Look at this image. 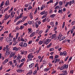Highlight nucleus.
Masks as SVG:
<instances>
[{
	"label": "nucleus",
	"mask_w": 75,
	"mask_h": 75,
	"mask_svg": "<svg viewBox=\"0 0 75 75\" xmlns=\"http://www.w3.org/2000/svg\"><path fill=\"white\" fill-rule=\"evenodd\" d=\"M41 21H36L35 24H33V27H36V28H38L39 26V25H38L41 24Z\"/></svg>",
	"instance_id": "f257e3e1"
},
{
	"label": "nucleus",
	"mask_w": 75,
	"mask_h": 75,
	"mask_svg": "<svg viewBox=\"0 0 75 75\" xmlns=\"http://www.w3.org/2000/svg\"><path fill=\"white\" fill-rule=\"evenodd\" d=\"M25 35V33H23V34L22 35H21V41H23L24 42H27V39L25 37L24 38H23V36Z\"/></svg>",
	"instance_id": "f03ea898"
},
{
	"label": "nucleus",
	"mask_w": 75,
	"mask_h": 75,
	"mask_svg": "<svg viewBox=\"0 0 75 75\" xmlns=\"http://www.w3.org/2000/svg\"><path fill=\"white\" fill-rule=\"evenodd\" d=\"M6 41L9 43V45H12V42H13V40L11 39H10L9 38H7L6 39Z\"/></svg>",
	"instance_id": "7ed1b4c3"
},
{
	"label": "nucleus",
	"mask_w": 75,
	"mask_h": 75,
	"mask_svg": "<svg viewBox=\"0 0 75 75\" xmlns=\"http://www.w3.org/2000/svg\"><path fill=\"white\" fill-rule=\"evenodd\" d=\"M51 41V39H46L43 42L44 44H45V45H48L50 42Z\"/></svg>",
	"instance_id": "20e7f679"
},
{
	"label": "nucleus",
	"mask_w": 75,
	"mask_h": 75,
	"mask_svg": "<svg viewBox=\"0 0 75 75\" xmlns=\"http://www.w3.org/2000/svg\"><path fill=\"white\" fill-rule=\"evenodd\" d=\"M15 55H16V53L15 52H11L9 55V58H11L13 57Z\"/></svg>",
	"instance_id": "39448f33"
},
{
	"label": "nucleus",
	"mask_w": 75,
	"mask_h": 75,
	"mask_svg": "<svg viewBox=\"0 0 75 75\" xmlns=\"http://www.w3.org/2000/svg\"><path fill=\"white\" fill-rule=\"evenodd\" d=\"M69 5V6H71V5H72V4L71 3V1H70L69 2H67L66 4H65L64 5V6L66 7H68V5Z\"/></svg>",
	"instance_id": "423d86ee"
},
{
	"label": "nucleus",
	"mask_w": 75,
	"mask_h": 75,
	"mask_svg": "<svg viewBox=\"0 0 75 75\" xmlns=\"http://www.w3.org/2000/svg\"><path fill=\"white\" fill-rule=\"evenodd\" d=\"M55 25L54 26V30L56 31L57 29V26L58 25V22L57 21H56L55 23Z\"/></svg>",
	"instance_id": "0eeeda50"
},
{
	"label": "nucleus",
	"mask_w": 75,
	"mask_h": 75,
	"mask_svg": "<svg viewBox=\"0 0 75 75\" xmlns=\"http://www.w3.org/2000/svg\"><path fill=\"white\" fill-rule=\"evenodd\" d=\"M9 61V58H7L5 59L3 62L2 64L4 65L6 64L7 62H8Z\"/></svg>",
	"instance_id": "6e6552de"
},
{
	"label": "nucleus",
	"mask_w": 75,
	"mask_h": 75,
	"mask_svg": "<svg viewBox=\"0 0 75 75\" xmlns=\"http://www.w3.org/2000/svg\"><path fill=\"white\" fill-rule=\"evenodd\" d=\"M57 62H59V61H60V59H55L54 60L52 61V63H57Z\"/></svg>",
	"instance_id": "1a4fd4ad"
},
{
	"label": "nucleus",
	"mask_w": 75,
	"mask_h": 75,
	"mask_svg": "<svg viewBox=\"0 0 75 75\" xmlns=\"http://www.w3.org/2000/svg\"><path fill=\"white\" fill-rule=\"evenodd\" d=\"M10 16V15H6L4 16V20H6L7 19H8V18Z\"/></svg>",
	"instance_id": "9d476101"
},
{
	"label": "nucleus",
	"mask_w": 75,
	"mask_h": 75,
	"mask_svg": "<svg viewBox=\"0 0 75 75\" xmlns=\"http://www.w3.org/2000/svg\"><path fill=\"white\" fill-rule=\"evenodd\" d=\"M28 34H31L32 33V28H28Z\"/></svg>",
	"instance_id": "9b49d317"
},
{
	"label": "nucleus",
	"mask_w": 75,
	"mask_h": 75,
	"mask_svg": "<svg viewBox=\"0 0 75 75\" xmlns=\"http://www.w3.org/2000/svg\"><path fill=\"white\" fill-rule=\"evenodd\" d=\"M33 53H30L28 55V58H33L34 57V56L33 55Z\"/></svg>",
	"instance_id": "f8f14e48"
},
{
	"label": "nucleus",
	"mask_w": 75,
	"mask_h": 75,
	"mask_svg": "<svg viewBox=\"0 0 75 75\" xmlns=\"http://www.w3.org/2000/svg\"><path fill=\"white\" fill-rule=\"evenodd\" d=\"M23 71H24V70H22V69H18L17 70V72L18 73H21L23 72Z\"/></svg>",
	"instance_id": "ddd939ff"
},
{
	"label": "nucleus",
	"mask_w": 75,
	"mask_h": 75,
	"mask_svg": "<svg viewBox=\"0 0 75 75\" xmlns=\"http://www.w3.org/2000/svg\"><path fill=\"white\" fill-rule=\"evenodd\" d=\"M62 73L61 74L62 75H67V71L66 70H63L62 71Z\"/></svg>",
	"instance_id": "4468645a"
},
{
	"label": "nucleus",
	"mask_w": 75,
	"mask_h": 75,
	"mask_svg": "<svg viewBox=\"0 0 75 75\" xmlns=\"http://www.w3.org/2000/svg\"><path fill=\"white\" fill-rule=\"evenodd\" d=\"M22 58V56H20L19 54H18L17 55V57L16 58V59H21Z\"/></svg>",
	"instance_id": "2eb2a0df"
},
{
	"label": "nucleus",
	"mask_w": 75,
	"mask_h": 75,
	"mask_svg": "<svg viewBox=\"0 0 75 75\" xmlns=\"http://www.w3.org/2000/svg\"><path fill=\"white\" fill-rule=\"evenodd\" d=\"M62 8V6H61L60 7L59 5H58L54 8V9H57V10H60V8Z\"/></svg>",
	"instance_id": "dca6fc26"
},
{
	"label": "nucleus",
	"mask_w": 75,
	"mask_h": 75,
	"mask_svg": "<svg viewBox=\"0 0 75 75\" xmlns=\"http://www.w3.org/2000/svg\"><path fill=\"white\" fill-rule=\"evenodd\" d=\"M9 2L10 1L8 0L6 1L5 4V6H8V5H10Z\"/></svg>",
	"instance_id": "f3484780"
},
{
	"label": "nucleus",
	"mask_w": 75,
	"mask_h": 75,
	"mask_svg": "<svg viewBox=\"0 0 75 75\" xmlns=\"http://www.w3.org/2000/svg\"><path fill=\"white\" fill-rule=\"evenodd\" d=\"M13 51L15 50V51H18V48H17V47H14L13 48Z\"/></svg>",
	"instance_id": "a211bd4d"
},
{
	"label": "nucleus",
	"mask_w": 75,
	"mask_h": 75,
	"mask_svg": "<svg viewBox=\"0 0 75 75\" xmlns=\"http://www.w3.org/2000/svg\"><path fill=\"white\" fill-rule=\"evenodd\" d=\"M29 16L30 19H33V13L32 12L30 13Z\"/></svg>",
	"instance_id": "6ab92c4d"
},
{
	"label": "nucleus",
	"mask_w": 75,
	"mask_h": 75,
	"mask_svg": "<svg viewBox=\"0 0 75 75\" xmlns=\"http://www.w3.org/2000/svg\"><path fill=\"white\" fill-rule=\"evenodd\" d=\"M10 52H9V50H6L5 55L7 56V55H8L10 54Z\"/></svg>",
	"instance_id": "aec40b11"
},
{
	"label": "nucleus",
	"mask_w": 75,
	"mask_h": 75,
	"mask_svg": "<svg viewBox=\"0 0 75 75\" xmlns=\"http://www.w3.org/2000/svg\"><path fill=\"white\" fill-rule=\"evenodd\" d=\"M52 43L50 42L49 45H48L47 46V48H50V47H51V46H52Z\"/></svg>",
	"instance_id": "412c9836"
},
{
	"label": "nucleus",
	"mask_w": 75,
	"mask_h": 75,
	"mask_svg": "<svg viewBox=\"0 0 75 75\" xmlns=\"http://www.w3.org/2000/svg\"><path fill=\"white\" fill-rule=\"evenodd\" d=\"M63 68H64V69H67V68H68V65H67L66 64H64L63 66Z\"/></svg>",
	"instance_id": "4be33fe9"
},
{
	"label": "nucleus",
	"mask_w": 75,
	"mask_h": 75,
	"mask_svg": "<svg viewBox=\"0 0 75 75\" xmlns=\"http://www.w3.org/2000/svg\"><path fill=\"white\" fill-rule=\"evenodd\" d=\"M58 13H59L60 14H62L63 13V12H62V9L59 10Z\"/></svg>",
	"instance_id": "5701e85b"
},
{
	"label": "nucleus",
	"mask_w": 75,
	"mask_h": 75,
	"mask_svg": "<svg viewBox=\"0 0 75 75\" xmlns=\"http://www.w3.org/2000/svg\"><path fill=\"white\" fill-rule=\"evenodd\" d=\"M50 25H51L52 27H54V22H51L50 23Z\"/></svg>",
	"instance_id": "b1692460"
},
{
	"label": "nucleus",
	"mask_w": 75,
	"mask_h": 75,
	"mask_svg": "<svg viewBox=\"0 0 75 75\" xmlns=\"http://www.w3.org/2000/svg\"><path fill=\"white\" fill-rule=\"evenodd\" d=\"M62 37V34L61 33H60L59 34V36H58L57 39V40H59V39L61 38Z\"/></svg>",
	"instance_id": "393cba45"
},
{
	"label": "nucleus",
	"mask_w": 75,
	"mask_h": 75,
	"mask_svg": "<svg viewBox=\"0 0 75 75\" xmlns=\"http://www.w3.org/2000/svg\"><path fill=\"white\" fill-rule=\"evenodd\" d=\"M23 20L19 21L17 22L16 23V25H18L21 23H23Z\"/></svg>",
	"instance_id": "a878e982"
},
{
	"label": "nucleus",
	"mask_w": 75,
	"mask_h": 75,
	"mask_svg": "<svg viewBox=\"0 0 75 75\" xmlns=\"http://www.w3.org/2000/svg\"><path fill=\"white\" fill-rule=\"evenodd\" d=\"M28 74V75H32L33 74V71L32 70H29Z\"/></svg>",
	"instance_id": "bb28decb"
},
{
	"label": "nucleus",
	"mask_w": 75,
	"mask_h": 75,
	"mask_svg": "<svg viewBox=\"0 0 75 75\" xmlns=\"http://www.w3.org/2000/svg\"><path fill=\"white\" fill-rule=\"evenodd\" d=\"M34 23V22L33 21H28V23L29 24H33Z\"/></svg>",
	"instance_id": "cd10ccee"
},
{
	"label": "nucleus",
	"mask_w": 75,
	"mask_h": 75,
	"mask_svg": "<svg viewBox=\"0 0 75 75\" xmlns=\"http://www.w3.org/2000/svg\"><path fill=\"white\" fill-rule=\"evenodd\" d=\"M53 3V0H51L48 2L47 3V4H51V3Z\"/></svg>",
	"instance_id": "c85d7f7f"
},
{
	"label": "nucleus",
	"mask_w": 75,
	"mask_h": 75,
	"mask_svg": "<svg viewBox=\"0 0 75 75\" xmlns=\"http://www.w3.org/2000/svg\"><path fill=\"white\" fill-rule=\"evenodd\" d=\"M23 41H22L21 42H20L19 44V46L21 47H23Z\"/></svg>",
	"instance_id": "c756f323"
},
{
	"label": "nucleus",
	"mask_w": 75,
	"mask_h": 75,
	"mask_svg": "<svg viewBox=\"0 0 75 75\" xmlns=\"http://www.w3.org/2000/svg\"><path fill=\"white\" fill-rule=\"evenodd\" d=\"M55 16H56V15L55 14H52L50 16V17L51 18H54V17H55Z\"/></svg>",
	"instance_id": "7c9ffc66"
},
{
	"label": "nucleus",
	"mask_w": 75,
	"mask_h": 75,
	"mask_svg": "<svg viewBox=\"0 0 75 75\" xmlns=\"http://www.w3.org/2000/svg\"><path fill=\"white\" fill-rule=\"evenodd\" d=\"M6 51H9V50H10V48H9V45H7L6 46Z\"/></svg>",
	"instance_id": "2f4dec72"
},
{
	"label": "nucleus",
	"mask_w": 75,
	"mask_h": 75,
	"mask_svg": "<svg viewBox=\"0 0 75 75\" xmlns=\"http://www.w3.org/2000/svg\"><path fill=\"white\" fill-rule=\"evenodd\" d=\"M50 69V68H45L44 69V71L45 72H47V71H48Z\"/></svg>",
	"instance_id": "473e14b6"
},
{
	"label": "nucleus",
	"mask_w": 75,
	"mask_h": 75,
	"mask_svg": "<svg viewBox=\"0 0 75 75\" xmlns=\"http://www.w3.org/2000/svg\"><path fill=\"white\" fill-rule=\"evenodd\" d=\"M34 51H35V48L34 47H33L29 50V52H34Z\"/></svg>",
	"instance_id": "72a5a7b5"
},
{
	"label": "nucleus",
	"mask_w": 75,
	"mask_h": 75,
	"mask_svg": "<svg viewBox=\"0 0 75 75\" xmlns=\"http://www.w3.org/2000/svg\"><path fill=\"white\" fill-rule=\"evenodd\" d=\"M4 1H3L0 4V7H3V6H4Z\"/></svg>",
	"instance_id": "f704fd0d"
},
{
	"label": "nucleus",
	"mask_w": 75,
	"mask_h": 75,
	"mask_svg": "<svg viewBox=\"0 0 75 75\" xmlns=\"http://www.w3.org/2000/svg\"><path fill=\"white\" fill-rule=\"evenodd\" d=\"M56 37V34H54V35H52V38H51L52 40L54 39V38Z\"/></svg>",
	"instance_id": "c9c22d12"
},
{
	"label": "nucleus",
	"mask_w": 75,
	"mask_h": 75,
	"mask_svg": "<svg viewBox=\"0 0 75 75\" xmlns=\"http://www.w3.org/2000/svg\"><path fill=\"white\" fill-rule=\"evenodd\" d=\"M23 13H21L20 14V15L18 16V17L19 18H21V17L22 16H23Z\"/></svg>",
	"instance_id": "e433bc0d"
},
{
	"label": "nucleus",
	"mask_w": 75,
	"mask_h": 75,
	"mask_svg": "<svg viewBox=\"0 0 75 75\" xmlns=\"http://www.w3.org/2000/svg\"><path fill=\"white\" fill-rule=\"evenodd\" d=\"M8 8H9V7L8 6V7H7V8H6L4 10V13H5V12H6V11H7V10H8Z\"/></svg>",
	"instance_id": "4c0bfd02"
},
{
	"label": "nucleus",
	"mask_w": 75,
	"mask_h": 75,
	"mask_svg": "<svg viewBox=\"0 0 75 75\" xmlns=\"http://www.w3.org/2000/svg\"><path fill=\"white\" fill-rule=\"evenodd\" d=\"M15 14H16V12H14L13 14H11V18H13V17H14V15H15Z\"/></svg>",
	"instance_id": "58836bf2"
},
{
	"label": "nucleus",
	"mask_w": 75,
	"mask_h": 75,
	"mask_svg": "<svg viewBox=\"0 0 75 75\" xmlns=\"http://www.w3.org/2000/svg\"><path fill=\"white\" fill-rule=\"evenodd\" d=\"M34 65V63H33L29 65V68H32Z\"/></svg>",
	"instance_id": "ea45409f"
},
{
	"label": "nucleus",
	"mask_w": 75,
	"mask_h": 75,
	"mask_svg": "<svg viewBox=\"0 0 75 75\" xmlns=\"http://www.w3.org/2000/svg\"><path fill=\"white\" fill-rule=\"evenodd\" d=\"M19 18H19L18 16L16 18L14 21V23H16V21H17V20H18V19H19Z\"/></svg>",
	"instance_id": "a19ab883"
},
{
	"label": "nucleus",
	"mask_w": 75,
	"mask_h": 75,
	"mask_svg": "<svg viewBox=\"0 0 75 75\" xmlns=\"http://www.w3.org/2000/svg\"><path fill=\"white\" fill-rule=\"evenodd\" d=\"M35 35V33L33 32L30 35V37H33Z\"/></svg>",
	"instance_id": "79ce46f5"
},
{
	"label": "nucleus",
	"mask_w": 75,
	"mask_h": 75,
	"mask_svg": "<svg viewBox=\"0 0 75 75\" xmlns=\"http://www.w3.org/2000/svg\"><path fill=\"white\" fill-rule=\"evenodd\" d=\"M59 6H62L63 5V3L61 1H59Z\"/></svg>",
	"instance_id": "37998d69"
},
{
	"label": "nucleus",
	"mask_w": 75,
	"mask_h": 75,
	"mask_svg": "<svg viewBox=\"0 0 75 75\" xmlns=\"http://www.w3.org/2000/svg\"><path fill=\"white\" fill-rule=\"evenodd\" d=\"M45 11H44L42 12H41L40 13L41 15H44V14H45Z\"/></svg>",
	"instance_id": "c03bdc74"
},
{
	"label": "nucleus",
	"mask_w": 75,
	"mask_h": 75,
	"mask_svg": "<svg viewBox=\"0 0 75 75\" xmlns=\"http://www.w3.org/2000/svg\"><path fill=\"white\" fill-rule=\"evenodd\" d=\"M20 52H21V55H24V50H20Z\"/></svg>",
	"instance_id": "a18cd8bd"
},
{
	"label": "nucleus",
	"mask_w": 75,
	"mask_h": 75,
	"mask_svg": "<svg viewBox=\"0 0 75 75\" xmlns=\"http://www.w3.org/2000/svg\"><path fill=\"white\" fill-rule=\"evenodd\" d=\"M9 37L11 38H13V35H11V33H10L9 35Z\"/></svg>",
	"instance_id": "49530a36"
},
{
	"label": "nucleus",
	"mask_w": 75,
	"mask_h": 75,
	"mask_svg": "<svg viewBox=\"0 0 75 75\" xmlns=\"http://www.w3.org/2000/svg\"><path fill=\"white\" fill-rule=\"evenodd\" d=\"M27 46V43H24L23 45V47H26Z\"/></svg>",
	"instance_id": "de8ad7c7"
},
{
	"label": "nucleus",
	"mask_w": 75,
	"mask_h": 75,
	"mask_svg": "<svg viewBox=\"0 0 75 75\" xmlns=\"http://www.w3.org/2000/svg\"><path fill=\"white\" fill-rule=\"evenodd\" d=\"M59 3V1H57V2H56L55 4L54 5V7H55L56 6H57L58 4Z\"/></svg>",
	"instance_id": "09e8293b"
},
{
	"label": "nucleus",
	"mask_w": 75,
	"mask_h": 75,
	"mask_svg": "<svg viewBox=\"0 0 75 75\" xmlns=\"http://www.w3.org/2000/svg\"><path fill=\"white\" fill-rule=\"evenodd\" d=\"M25 58H24L22 59L21 60V62H25Z\"/></svg>",
	"instance_id": "8fccbe9b"
},
{
	"label": "nucleus",
	"mask_w": 75,
	"mask_h": 75,
	"mask_svg": "<svg viewBox=\"0 0 75 75\" xmlns=\"http://www.w3.org/2000/svg\"><path fill=\"white\" fill-rule=\"evenodd\" d=\"M42 43H43V41L41 40H40L38 42V44H39L40 45H41V44H42Z\"/></svg>",
	"instance_id": "3c124183"
},
{
	"label": "nucleus",
	"mask_w": 75,
	"mask_h": 75,
	"mask_svg": "<svg viewBox=\"0 0 75 75\" xmlns=\"http://www.w3.org/2000/svg\"><path fill=\"white\" fill-rule=\"evenodd\" d=\"M33 8V7L31 6H29L28 7V10H31V9H32Z\"/></svg>",
	"instance_id": "603ef678"
},
{
	"label": "nucleus",
	"mask_w": 75,
	"mask_h": 75,
	"mask_svg": "<svg viewBox=\"0 0 75 75\" xmlns=\"http://www.w3.org/2000/svg\"><path fill=\"white\" fill-rule=\"evenodd\" d=\"M24 62H23L20 64V65L19 66V67L20 68H21V67H22V66L24 64Z\"/></svg>",
	"instance_id": "864d4df0"
},
{
	"label": "nucleus",
	"mask_w": 75,
	"mask_h": 75,
	"mask_svg": "<svg viewBox=\"0 0 75 75\" xmlns=\"http://www.w3.org/2000/svg\"><path fill=\"white\" fill-rule=\"evenodd\" d=\"M26 19H27V16H25L23 18L22 20H21L23 21V22H24V21Z\"/></svg>",
	"instance_id": "5fc2aeb1"
},
{
	"label": "nucleus",
	"mask_w": 75,
	"mask_h": 75,
	"mask_svg": "<svg viewBox=\"0 0 75 75\" xmlns=\"http://www.w3.org/2000/svg\"><path fill=\"white\" fill-rule=\"evenodd\" d=\"M37 70H35L33 73V75H35L37 74Z\"/></svg>",
	"instance_id": "6e6d98bb"
},
{
	"label": "nucleus",
	"mask_w": 75,
	"mask_h": 75,
	"mask_svg": "<svg viewBox=\"0 0 75 75\" xmlns=\"http://www.w3.org/2000/svg\"><path fill=\"white\" fill-rule=\"evenodd\" d=\"M18 43V42L17 41L15 42L13 44V45H16Z\"/></svg>",
	"instance_id": "4d7b16f0"
},
{
	"label": "nucleus",
	"mask_w": 75,
	"mask_h": 75,
	"mask_svg": "<svg viewBox=\"0 0 75 75\" xmlns=\"http://www.w3.org/2000/svg\"><path fill=\"white\" fill-rule=\"evenodd\" d=\"M53 13V12H52V10L51 9L50 10L49 12V13L50 14H52Z\"/></svg>",
	"instance_id": "13d9d810"
},
{
	"label": "nucleus",
	"mask_w": 75,
	"mask_h": 75,
	"mask_svg": "<svg viewBox=\"0 0 75 75\" xmlns=\"http://www.w3.org/2000/svg\"><path fill=\"white\" fill-rule=\"evenodd\" d=\"M65 22H64L63 24H62V28H64V27H65Z\"/></svg>",
	"instance_id": "bf43d9fd"
},
{
	"label": "nucleus",
	"mask_w": 75,
	"mask_h": 75,
	"mask_svg": "<svg viewBox=\"0 0 75 75\" xmlns=\"http://www.w3.org/2000/svg\"><path fill=\"white\" fill-rule=\"evenodd\" d=\"M42 62L44 64H46L47 62V61L45 60H44Z\"/></svg>",
	"instance_id": "052dcab7"
},
{
	"label": "nucleus",
	"mask_w": 75,
	"mask_h": 75,
	"mask_svg": "<svg viewBox=\"0 0 75 75\" xmlns=\"http://www.w3.org/2000/svg\"><path fill=\"white\" fill-rule=\"evenodd\" d=\"M24 28V26H21L20 27V28H19L20 30H23Z\"/></svg>",
	"instance_id": "680f3d73"
},
{
	"label": "nucleus",
	"mask_w": 75,
	"mask_h": 75,
	"mask_svg": "<svg viewBox=\"0 0 75 75\" xmlns=\"http://www.w3.org/2000/svg\"><path fill=\"white\" fill-rule=\"evenodd\" d=\"M4 39V37H1L0 38V40L1 41H3Z\"/></svg>",
	"instance_id": "e2e57ef3"
},
{
	"label": "nucleus",
	"mask_w": 75,
	"mask_h": 75,
	"mask_svg": "<svg viewBox=\"0 0 75 75\" xmlns=\"http://www.w3.org/2000/svg\"><path fill=\"white\" fill-rule=\"evenodd\" d=\"M9 64L10 65H11V66L12 65V64H13V62H12V61H10L9 62H8Z\"/></svg>",
	"instance_id": "0e129e2a"
},
{
	"label": "nucleus",
	"mask_w": 75,
	"mask_h": 75,
	"mask_svg": "<svg viewBox=\"0 0 75 75\" xmlns=\"http://www.w3.org/2000/svg\"><path fill=\"white\" fill-rule=\"evenodd\" d=\"M63 54H64V56H66V55H67V52L64 51L63 52Z\"/></svg>",
	"instance_id": "69168bd1"
},
{
	"label": "nucleus",
	"mask_w": 75,
	"mask_h": 75,
	"mask_svg": "<svg viewBox=\"0 0 75 75\" xmlns=\"http://www.w3.org/2000/svg\"><path fill=\"white\" fill-rule=\"evenodd\" d=\"M28 58L27 61H31L32 60V58L31 57H28Z\"/></svg>",
	"instance_id": "338daca9"
},
{
	"label": "nucleus",
	"mask_w": 75,
	"mask_h": 75,
	"mask_svg": "<svg viewBox=\"0 0 75 75\" xmlns=\"http://www.w3.org/2000/svg\"><path fill=\"white\" fill-rule=\"evenodd\" d=\"M59 64H64V61L63 60H62L60 61Z\"/></svg>",
	"instance_id": "774afa93"
}]
</instances>
